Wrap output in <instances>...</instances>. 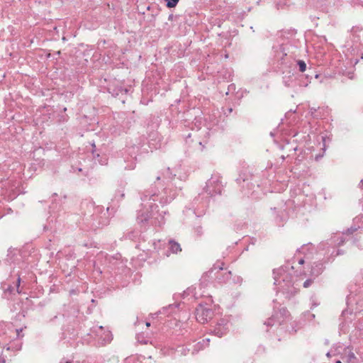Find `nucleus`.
<instances>
[{
	"label": "nucleus",
	"instance_id": "1",
	"mask_svg": "<svg viewBox=\"0 0 363 363\" xmlns=\"http://www.w3.org/2000/svg\"><path fill=\"white\" fill-rule=\"evenodd\" d=\"M212 311L210 309L204 308L203 306H199L196 309V318L198 322L204 324L211 318Z\"/></svg>",
	"mask_w": 363,
	"mask_h": 363
},
{
	"label": "nucleus",
	"instance_id": "2",
	"mask_svg": "<svg viewBox=\"0 0 363 363\" xmlns=\"http://www.w3.org/2000/svg\"><path fill=\"white\" fill-rule=\"evenodd\" d=\"M356 359L355 354L350 348H346L344 351L343 359L347 362H352Z\"/></svg>",
	"mask_w": 363,
	"mask_h": 363
},
{
	"label": "nucleus",
	"instance_id": "3",
	"mask_svg": "<svg viewBox=\"0 0 363 363\" xmlns=\"http://www.w3.org/2000/svg\"><path fill=\"white\" fill-rule=\"evenodd\" d=\"M169 245H170V249L174 253H177V252L182 251V248L179 243L174 242V241H170Z\"/></svg>",
	"mask_w": 363,
	"mask_h": 363
},
{
	"label": "nucleus",
	"instance_id": "4",
	"mask_svg": "<svg viewBox=\"0 0 363 363\" xmlns=\"http://www.w3.org/2000/svg\"><path fill=\"white\" fill-rule=\"evenodd\" d=\"M167 1V6L168 8H174L176 6L179 0H165Z\"/></svg>",
	"mask_w": 363,
	"mask_h": 363
},
{
	"label": "nucleus",
	"instance_id": "5",
	"mask_svg": "<svg viewBox=\"0 0 363 363\" xmlns=\"http://www.w3.org/2000/svg\"><path fill=\"white\" fill-rule=\"evenodd\" d=\"M298 67H299V70L301 72H303L306 71V64L303 60H298Z\"/></svg>",
	"mask_w": 363,
	"mask_h": 363
},
{
	"label": "nucleus",
	"instance_id": "6",
	"mask_svg": "<svg viewBox=\"0 0 363 363\" xmlns=\"http://www.w3.org/2000/svg\"><path fill=\"white\" fill-rule=\"evenodd\" d=\"M311 284H312V280H311V279H308V280H306V281L303 283V286H304L305 288H307V287L310 286L311 285Z\"/></svg>",
	"mask_w": 363,
	"mask_h": 363
},
{
	"label": "nucleus",
	"instance_id": "7",
	"mask_svg": "<svg viewBox=\"0 0 363 363\" xmlns=\"http://www.w3.org/2000/svg\"><path fill=\"white\" fill-rule=\"evenodd\" d=\"M20 283H21V278H20V277H18V280H17V291H18V293H20V291H19V290H18V289H19V286H20Z\"/></svg>",
	"mask_w": 363,
	"mask_h": 363
},
{
	"label": "nucleus",
	"instance_id": "8",
	"mask_svg": "<svg viewBox=\"0 0 363 363\" xmlns=\"http://www.w3.org/2000/svg\"><path fill=\"white\" fill-rule=\"evenodd\" d=\"M145 325H146L147 327H150V323L147 322Z\"/></svg>",
	"mask_w": 363,
	"mask_h": 363
},
{
	"label": "nucleus",
	"instance_id": "9",
	"mask_svg": "<svg viewBox=\"0 0 363 363\" xmlns=\"http://www.w3.org/2000/svg\"><path fill=\"white\" fill-rule=\"evenodd\" d=\"M299 263L300 264H303V259L300 260Z\"/></svg>",
	"mask_w": 363,
	"mask_h": 363
},
{
	"label": "nucleus",
	"instance_id": "10",
	"mask_svg": "<svg viewBox=\"0 0 363 363\" xmlns=\"http://www.w3.org/2000/svg\"><path fill=\"white\" fill-rule=\"evenodd\" d=\"M111 340V338L108 337V342H109Z\"/></svg>",
	"mask_w": 363,
	"mask_h": 363
},
{
	"label": "nucleus",
	"instance_id": "11",
	"mask_svg": "<svg viewBox=\"0 0 363 363\" xmlns=\"http://www.w3.org/2000/svg\"><path fill=\"white\" fill-rule=\"evenodd\" d=\"M336 363H342L340 361H337Z\"/></svg>",
	"mask_w": 363,
	"mask_h": 363
},
{
	"label": "nucleus",
	"instance_id": "12",
	"mask_svg": "<svg viewBox=\"0 0 363 363\" xmlns=\"http://www.w3.org/2000/svg\"><path fill=\"white\" fill-rule=\"evenodd\" d=\"M362 58L363 59V53H362Z\"/></svg>",
	"mask_w": 363,
	"mask_h": 363
},
{
	"label": "nucleus",
	"instance_id": "13",
	"mask_svg": "<svg viewBox=\"0 0 363 363\" xmlns=\"http://www.w3.org/2000/svg\"><path fill=\"white\" fill-rule=\"evenodd\" d=\"M66 363H69V362H66Z\"/></svg>",
	"mask_w": 363,
	"mask_h": 363
}]
</instances>
